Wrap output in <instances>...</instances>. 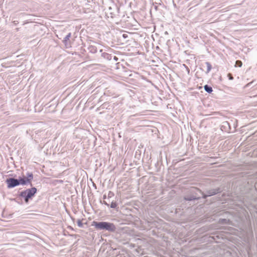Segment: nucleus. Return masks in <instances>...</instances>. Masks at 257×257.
I'll list each match as a JSON object with an SVG mask.
<instances>
[{"label":"nucleus","instance_id":"f257e3e1","mask_svg":"<svg viewBox=\"0 0 257 257\" xmlns=\"http://www.w3.org/2000/svg\"><path fill=\"white\" fill-rule=\"evenodd\" d=\"M92 225L94 226L96 229H105L109 231H114L115 228L114 225L112 223L106 222H97L96 221H93Z\"/></svg>","mask_w":257,"mask_h":257},{"label":"nucleus","instance_id":"f03ea898","mask_svg":"<svg viewBox=\"0 0 257 257\" xmlns=\"http://www.w3.org/2000/svg\"><path fill=\"white\" fill-rule=\"evenodd\" d=\"M37 192V189L36 188H32L31 189H27L25 191H23L21 193V195L22 197H24L25 198V202L28 203L29 199L31 198Z\"/></svg>","mask_w":257,"mask_h":257},{"label":"nucleus","instance_id":"7ed1b4c3","mask_svg":"<svg viewBox=\"0 0 257 257\" xmlns=\"http://www.w3.org/2000/svg\"><path fill=\"white\" fill-rule=\"evenodd\" d=\"M6 183L9 188L14 187L20 184L18 180L14 178L8 179L6 180Z\"/></svg>","mask_w":257,"mask_h":257},{"label":"nucleus","instance_id":"20e7f679","mask_svg":"<svg viewBox=\"0 0 257 257\" xmlns=\"http://www.w3.org/2000/svg\"><path fill=\"white\" fill-rule=\"evenodd\" d=\"M33 179V175L32 174H30L28 175V178H21L18 181L20 182V184L21 185H25L28 182H30L31 180Z\"/></svg>","mask_w":257,"mask_h":257},{"label":"nucleus","instance_id":"39448f33","mask_svg":"<svg viewBox=\"0 0 257 257\" xmlns=\"http://www.w3.org/2000/svg\"><path fill=\"white\" fill-rule=\"evenodd\" d=\"M204 87V89L205 90V91H207V92H208V93L212 92V87L208 86L207 85H205Z\"/></svg>","mask_w":257,"mask_h":257},{"label":"nucleus","instance_id":"423d86ee","mask_svg":"<svg viewBox=\"0 0 257 257\" xmlns=\"http://www.w3.org/2000/svg\"><path fill=\"white\" fill-rule=\"evenodd\" d=\"M205 64H206V65L207 66V67L206 72H207V73H208L211 70L212 66H211V64L209 62H206Z\"/></svg>","mask_w":257,"mask_h":257},{"label":"nucleus","instance_id":"0eeeda50","mask_svg":"<svg viewBox=\"0 0 257 257\" xmlns=\"http://www.w3.org/2000/svg\"><path fill=\"white\" fill-rule=\"evenodd\" d=\"M242 63L240 60H237L235 63V67H241L242 66Z\"/></svg>","mask_w":257,"mask_h":257},{"label":"nucleus","instance_id":"6e6552de","mask_svg":"<svg viewBox=\"0 0 257 257\" xmlns=\"http://www.w3.org/2000/svg\"><path fill=\"white\" fill-rule=\"evenodd\" d=\"M227 76H228V78H229V80H233V76H232L231 74H230V73H228V74H227Z\"/></svg>","mask_w":257,"mask_h":257}]
</instances>
